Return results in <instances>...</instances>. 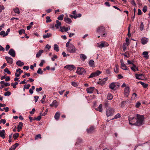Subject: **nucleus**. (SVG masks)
<instances>
[{"label": "nucleus", "mask_w": 150, "mask_h": 150, "mask_svg": "<svg viewBox=\"0 0 150 150\" xmlns=\"http://www.w3.org/2000/svg\"><path fill=\"white\" fill-rule=\"evenodd\" d=\"M80 58L83 61H84L87 58V57L84 54H80Z\"/></svg>", "instance_id": "obj_26"}, {"label": "nucleus", "mask_w": 150, "mask_h": 150, "mask_svg": "<svg viewBox=\"0 0 150 150\" xmlns=\"http://www.w3.org/2000/svg\"><path fill=\"white\" fill-rule=\"evenodd\" d=\"M95 129V127L93 126L90 127L89 128L87 129H86L87 133L91 134L93 132Z\"/></svg>", "instance_id": "obj_9"}, {"label": "nucleus", "mask_w": 150, "mask_h": 150, "mask_svg": "<svg viewBox=\"0 0 150 150\" xmlns=\"http://www.w3.org/2000/svg\"><path fill=\"white\" fill-rule=\"evenodd\" d=\"M45 63V61L43 60H42L41 61V62L39 64V66L40 67L42 66L43 65V64Z\"/></svg>", "instance_id": "obj_63"}, {"label": "nucleus", "mask_w": 150, "mask_h": 150, "mask_svg": "<svg viewBox=\"0 0 150 150\" xmlns=\"http://www.w3.org/2000/svg\"><path fill=\"white\" fill-rule=\"evenodd\" d=\"M86 72L85 70L83 68H78L76 71V72L79 75H84L86 74Z\"/></svg>", "instance_id": "obj_7"}, {"label": "nucleus", "mask_w": 150, "mask_h": 150, "mask_svg": "<svg viewBox=\"0 0 150 150\" xmlns=\"http://www.w3.org/2000/svg\"><path fill=\"white\" fill-rule=\"evenodd\" d=\"M52 35V34L50 33H47L45 35H44L43 36V38L44 39H45L46 38H48L51 36Z\"/></svg>", "instance_id": "obj_31"}, {"label": "nucleus", "mask_w": 150, "mask_h": 150, "mask_svg": "<svg viewBox=\"0 0 150 150\" xmlns=\"http://www.w3.org/2000/svg\"><path fill=\"white\" fill-rule=\"evenodd\" d=\"M144 24L142 22H141L140 26V29L141 31H142L144 29Z\"/></svg>", "instance_id": "obj_41"}, {"label": "nucleus", "mask_w": 150, "mask_h": 150, "mask_svg": "<svg viewBox=\"0 0 150 150\" xmlns=\"http://www.w3.org/2000/svg\"><path fill=\"white\" fill-rule=\"evenodd\" d=\"M101 71L99 70H97L95 72L92 73L90 75L89 78H91L99 76L101 73Z\"/></svg>", "instance_id": "obj_6"}, {"label": "nucleus", "mask_w": 150, "mask_h": 150, "mask_svg": "<svg viewBox=\"0 0 150 150\" xmlns=\"http://www.w3.org/2000/svg\"><path fill=\"white\" fill-rule=\"evenodd\" d=\"M139 83H140L141 84V85L142 86H143V87L144 88H146L148 86V84H147L144 83L142 82V81H139Z\"/></svg>", "instance_id": "obj_39"}, {"label": "nucleus", "mask_w": 150, "mask_h": 150, "mask_svg": "<svg viewBox=\"0 0 150 150\" xmlns=\"http://www.w3.org/2000/svg\"><path fill=\"white\" fill-rule=\"evenodd\" d=\"M107 98L108 100H111L113 98L112 95L110 93H109L108 94Z\"/></svg>", "instance_id": "obj_34"}, {"label": "nucleus", "mask_w": 150, "mask_h": 150, "mask_svg": "<svg viewBox=\"0 0 150 150\" xmlns=\"http://www.w3.org/2000/svg\"><path fill=\"white\" fill-rule=\"evenodd\" d=\"M119 66L118 64H116L115 65V67L114 68V71L116 73H119L118 71Z\"/></svg>", "instance_id": "obj_27"}, {"label": "nucleus", "mask_w": 150, "mask_h": 150, "mask_svg": "<svg viewBox=\"0 0 150 150\" xmlns=\"http://www.w3.org/2000/svg\"><path fill=\"white\" fill-rule=\"evenodd\" d=\"M4 71L5 72L7 73L8 74H11V72L7 68L4 69Z\"/></svg>", "instance_id": "obj_49"}, {"label": "nucleus", "mask_w": 150, "mask_h": 150, "mask_svg": "<svg viewBox=\"0 0 150 150\" xmlns=\"http://www.w3.org/2000/svg\"><path fill=\"white\" fill-rule=\"evenodd\" d=\"M64 68L71 71L73 70L75 67L73 65H68L65 66Z\"/></svg>", "instance_id": "obj_13"}, {"label": "nucleus", "mask_w": 150, "mask_h": 150, "mask_svg": "<svg viewBox=\"0 0 150 150\" xmlns=\"http://www.w3.org/2000/svg\"><path fill=\"white\" fill-rule=\"evenodd\" d=\"M41 119V115L38 116L36 118H35L34 120H36L38 121H40Z\"/></svg>", "instance_id": "obj_60"}, {"label": "nucleus", "mask_w": 150, "mask_h": 150, "mask_svg": "<svg viewBox=\"0 0 150 150\" xmlns=\"http://www.w3.org/2000/svg\"><path fill=\"white\" fill-rule=\"evenodd\" d=\"M143 55H144V57L146 58V59L148 58L149 56L148 55V53L147 52H144L142 53Z\"/></svg>", "instance_id": "obj_30"}, {"label": "nucleus", "mask_w": 150, "mask_h": 150, "mask_svg": "<svg viewBox=\"0 0 150 150\" xmlns=\"http://www.w3.org/2000/svg\"><path fill=\"white\" fill-rule=\"evenodd\" d=\"M46 19H47L46 22V23H48L49 22H50L52 21V20L51 19H50V17L49 16H47L46 17Z\"/></svg>", "instance_id": "obj_38"}, {"label": "nucleus", "mask_w": 150, "mask_h": 150, "mask_svg": "<svg viewBox=\"0 0 150 150\" xmlns=\"http://www.w3.org/2000/svg\"><path fill=\"white\" fill-rule=\"evenodd\" d=\"M16 148V146H13L9 149V150H14Z\"/></svg>", "instance_id": "obj_64"}, {"label": "nucleus", "mask_w": 150, "mask_h": 150, "mask_svg": "<svg viewBox=\"0 0 150 150\" xmlns=\"http://www.w3.org/2000/svg\"><path fill=\"white\" fill-rule=\"evenodd\" d=\"M54 50L56 52H58L59 50V47L57 44H55L54 45Z\"/></svg>", "instance_id": "obj_35"}, {"label": "nucleus", "mask_w": 150, "mask_h": 150, "mask_svg": "<svg viewBox=\"0 0 150 150\" xmlns=\"http://www.w3.org/2000/svg\"><path fill=\"white\" fill-rule=\"evenodd\" d=\"M108 79V78H105L102 80L100 81L99 82V84L100 85L102 86H103L104 85L106 81Z\"/></svg>", "instance_id": "obj_16"}, {"label": "nucleus", "mask_w": 150, "mask_h": 150, "mask_svg": "<svg viewBox=\"0 0 150 150\" xmlns=\"http://www.w3.org/2000/svg\"><path fill=\"white\" fill-rule=\"evenodd\" d=\"M64 15L63 14L60 15L57 18V19L59 20L62 21L63 19Z\"/></svg>", "instance_id": "obj_36"}, {"label": "nucleus", "mask_w": 150, "mask_h": 150, "mask_svg": "<svg viewBox=\"0 0 150 150\" xmlns=\"http://www.w3.org/2000/svg\"><path fill=\"white\" fill-rule=\"evenodd\" d=\"M52 103H53L54 106L55 108L58 106V105L56 100H54L52 102Z\"/></svg>", "instance_id": "obj_45"}, {"label": "nucleus", "mask_w": 150, "mask_h": 150, "mask_svg": "<svg viewBox=\"0 0 150 150\" xmlns=\"http://www.w3.org/2000/svg\"><path fill=\"white\" fill-rule=\"evenodd\" d=\"M129 87L127 86L125 89L124 92V95L126 97H127L129 94Z\"/></svg>", "instance_id": "obj_11"}, {"label": "nucleus", "mask_w": 150, "mask_h": 150, "mask_svg": "<svg viewBox=\"0 0 150 150\" xmlns=\"http://www.w3.org/2000/svg\"><path fill=\"white\" fill-rule=\"evenodd\" d=\"M13 11L15 13H17L18 14H19L20 13L19 9L18 8H14L13 9Z\"/></svg>", "instance_id": "obj_46"}, {"label": "nucleus", "mask_w": 150, "mask_h": 150, "mask_svg": "<svg viewBox=\"0 0 150 150\" xmlns=\"http://www.w3.org/2000/svg\"><path fill=\"white\" fill-rule=\"evenodd\" d=\"M44 52L43 50H40L36 54V57H39Z\"/></svg>", "instance_id": "obj_28"}, {"label": "nucleus", "mask_w": 150, "mask_h": 150, "mask_svg": "<svg viewBox=\"0 0 150 150\" xmlns=\"http://www.w3.org/2000/svg\"><path fill=\"white\" fill-rule=\"evenodd\" d=\"M120 117V115L119 113H118L117 115H116L113 118H112V119H117L119 118Z\"/></svg>", "instance_id": "obj_47"}, {"label": "nucleus", "mask_w": 150, "mask_h": 150, "mask_svg": "<svg viewBox=\"0 0 150 150\" xmlns=\"http://www.w3.org/2000/svg\"><path fill=\"white\" fill-rule=\"evenodd\" d=\"M60 116V113L59 112H57L54 115V118L57 120H58Z\"/></svg>", "instance_id": "obj_25"}, {"label": "nucleus", "mask_w": 150, "mask_h": 150, "mask_svg": "<svg viewBox=\"0 0 150 150\" xmlns=\"http://www.w3.org/2000/svg\"><path fill=\"white\" fill-rule=\"evenodd\" d=\"M123 50L124 51H125L126 49V46L125 43H124L123 44L122 46Z\"/></svg>", "instance_id": "obj_62"}, {"label": "nucleus", "mask_w": 150, "mask_h": 150, "mask_svg": "<svg viewBox=\"0 0 150 150\" xmlns=\"http://www.w3.org/2000/svg\"><path fill=\"white\" fill-rule=\"evenodd\" d=\"M18 84V83L17 82H15L14 83H11V86H13V88H16V86Z\"/></svg>", "instance_id": "obj_42"}, {"label": "nucleus", "mask_w": 150, "mask_h": 150, "mask_svg": "<svg viewBox=\"0 0 150 150\" xmlns=\"http://www.w3.org/2000/svg\"><path fill=\"white\" fill-rule=\"evenodd\" d=\"M25 31L23 29H21L18 31V33L20 35H21L23 33H25Z\"/></svg>", "instance_id": "obj_50"}, {"label": "nucleus", "mask_w": 150, "mask_h": 150, "mask_svg": "<svg viewBox=\"0 0 150 150\" xmlns=\"http://www.w3.org/2000/svg\"><path fill=\"white\" fill-rule=\"evenodd\" d=\"M108 45L107 43L104 42H102L100 45L98 46V47L100 48H102L103 47H105Z\"/></svg>", "instance_id": "obj_15"}, {"label": "nucleus", "mask_w": 150, "mask_h": 150, "mask_svg": "<svg viewBox=\"0 0 150 150\" xmlns=\"http://www.w3.org/2000/svg\"><path fill=\"white\" fill-rule=\"evenodd\" d=\"M136 78L138 79H141L144 77L143 74H135Z\"/></svg>", "instance_id": "obj_24"}, {"label": "nucleus", "mask_w": 150, "mask_h": 150, "mask_svg": "<svg viewBox=\"0 0 150 150\" xmlns=\"http://www.w3.org/2000/svg\"><path fill=\"white\" fill-rule=\"evenodd\" d=\"M130 3L132 5H133L134 6H136V4L134 0H132Z\"/></svg>", "instance_id": "obj_61"}, {"label": "nucleus", "mask_w": 150, "mask_h": 150, "mask_svg": "<svg viewBox=\"0 0 150 150\" xmlns=\"http://www.w3.org/2000/svg\"><path fill=\"white\" fill-rule=\"evenodd\" d=\"M96 32L101 35L102 37H105L106 35L105 29V27L103 26H100L98 27L97 29Z\"/></svg>", "instance_id": "obj_2"}, {"label": "nucleus", "mask_w": 150, "mask_h": 150, "mask_svg": "<svg viewBox=\"0 0 150 150\" xmlns=\"http://www.w3.org/2000/svg\"><path fill=\"white\" fill-rule=\"evenodd\" d=\"M19 136V134L18 133H16L14 134L13 135V137L14 139H16L18 138Z\"/></svg>", "instance_id": "obj_44"}, {"label": "nucleus", "mask_w": 150, "mask_h": 150, "mask_svg": "<svg viewBox=\"0 0 150 150\" xmlns=\"http://www.w3.org/2000/svg\"><path fill=\"white\" fill-rule=\"evenodd\" d=\"M30 86V85L29 84H28L27 85H25L24 86V88H25L26 89H28Z\"/></svg>", "instance_id": "obj_51"}, {"label": "nucleus", "mask_w": 150, "mask_h": 150, "mask_svg": "<svg viewBox=\"0 0 150 150\" xmlns=\"http://www.w3.org/2000/svg\"><path fill=\"white\" fill-rule=\"evenodd\" d=\"M37 73L39 74H42L43 73V71L40 68H39L37 71Z\"/></svg>", "instance_id": "obj_55"}, {"label": "nucleus", "mask_w": 150, "mask_h": 150, "mask_svg": "<svg viewBox=\"0 0 150 150\" xmlns=\"http://www.w3.org/2000/svg\"><path fill=\"white\" fill-rule=\"evenodd\" d=\"M8 53L10 55L13 57H15L16 53L14 50L13 49H11L10 50Z\"/></svg>", "instance_id": "obj_12"}, {"label": "nucleus", "mask_w": 150, "mask_h": 150, "mask_svg": "<svg viewBox=\"0 0 150 150\" xmlns=\"http://www.w3.org/2000/svg\"><path fill=\"white\" fill-rule=\"evenodd\" d=\"M5 131L4 129L2 130H0V137L4 139L5 137Z\"/></svg>", "instance_id": "obj_20"}, {"label": "nucleus", "mask_w": 150, "mask_h": 150, "mask_svg": "<svg viewBox=\"0 0 150 150\" xmlns=\"http://www.w3.org/2000/svg\"><path fill=\"white\" fill-rule=\"evenodd\" d=\"M141 41L142 44L143 45L145 44L147 42V39L145 38H143L142 39Z\"/></svg>", "instance_id": "obj_33"}, {"label": "nucleus", "mask_w": 150, "mask_h": 150, "mask_svg": "<svg viewBox=\"0 0 150 150\" xmlns=\"http://www.w3.org/2000/svg\"><path fill=\"white\" fill-rule=\"evenodd\" d=\"M147 10V7L146 6H144L142 11L144 13H145Z\"/></svg>", "instance_id": "obj_56"}, {"label": "nucleus", "mask_w": 150, "mask_h": 150, "mask_svg": "<svg viewBox=\"0 0 150 150\" xmlns=\"http://www.w3.org/2000/svg\"><path fill=\"white\" fill-rule=\"evenodd\" d=\"M11 94V92L9 91H8L6 92V93H4V95L5 96H9Z\"/></svg>", "instance_id": "obj_52"}, {"label": "nucleus", "mask_w": 150, "mask_h": 150, "mask_svg": "<svg viewBox=\"0 0 150 150\" xmlns=\"http://www.w3.org/2000/svg\"><path fill=\"white\" fill-rule=\"evenodd\" d=\"M82 140L81 139L79 138L77 139V141L75 145H78L79 143L81 142Z\"/></svg>", "instance_id": "obj_40"}, {"label": "nucleus", "mask_w": 150, "mask_h": 150, "mask_svg": "<svg viewBox=\"0 0 150 150\" xmlns=\"http://www.w3.org/2000/svg\"><path fill=\"white\" fill-rule=\"evenodd\" d=\"M129 121V124L131 125L136 126V116L135 115L134 116H129L128 117Z\"/></svg>", "instance_id": "obj_3"}, {"label": "nucleus", "mask_w": 150, "mask_h": 150, "mask_svg": "<svg viewBox=\"0 0 150 150\" xmlns=\"http://www.w3.org/2000/svg\"><path fill=\"white\" fill-rule=\"evenodd\" d=\"M116 87V85L115 83L112 82L110 83L109 85V88L112 90L115 89Z\"/></svg>", "instance_id": "obj_21"}, {"label": "nucleus", "mask_w": 150, "mask_h": 150, "mask_svg": "<svg viewBox=\"0 0 150 150\" xmlns=\"http://www.w3.org/2000/svg\"><path fill=\"white\" fill-rule=\"evenodd\" d=\"M96 110L99 111L100 112H102L103 111L102 105L100 104L99 106L96 109Z\"/></svg>", "instance_id": "obj_22"}, {"label": "nucleus", "mask_w": 150, "mask_h": 150, "mask_svg": "<svg viewBox=\"0 0 150 150\" xmlns=\"http://www.w3.org/2000/svg\"><path fill=\"white\" fill-rule=\"evenodd\" d=\"M5 59H6L8 64H12L13 62V59L10 57L6 56Z\"/></svg>", "instance_id": "obj_8"}, {"label": "nucleus", "mask_w": 150, "mask_h": 150, "mask_svg": "<svg viewBox=\"0 0 150 150\" xmlns=\"http://www.w3.org/2000/svg\"><path fill=\"white\" fill-rule=\"evenodd\" d=\"M70 27L67 28L65 27L64 26L62 27V28H61V31L62 32H63L64 31L67 32L70 29Z\"/></svg>", "instance_id": "obj_17"}, {"label": "nucleus", "mask_w": 150, "mask_h": 150, "mask_svg": "<svg viewBox=\"0 0 150 150\" xmlns=\"http://www.w3.org/2000/svg\"><path fill=\"white\" fill-rule=\"evenodd\" d=\"M115 111L113 108H109L107 109L106 111V115L107 117L112 115Z\"/></svg>", "instance_id": "obj_5"}, {"label": "nucleus", "mask_w": 150, "mask_h": 150, "mask_svg": "<svg viewBox=\"0 0 150 150\" xmlns=\"http://www.w3.org/2000/svg\"><path fill=\"white\" fill-rule=\"evenodd\" d=\"M136 116V126H140L144 124V115L139 114L135 115Z\"/></svg>", "instance_id": "obj_1"}, {"label": "nucleus", "mask_w": 150, "mask_h": 150, "mask_svg": "<svg viewBox=\"0 0 150 150\" xmlns=\"http://www.w3.org/2000/svg\"><path fill=\"white\" fill-rule=\"evenodd\" d=\"M120 62L121 64V68L124 70H127V68L126 65L124 63L123 60L122 59H121L120 60Z\"/></svg>", "instance_id": "obj_10"}, {"label": "nucleus", "mask_w": 150, "mask_h": 150, "mask_svg": "<svg viewBox=\"0 0 150 150\" xmlns=\"http://www.w3.org/2000/svg\"><path fill=\"white\" fill-rule=\"evenodd\" d=\"M64 21L68 24H70L72 22L71 19L68 18V16L65 17L64 18Z\"/></svg>", "instance_id": "obj_18"}, {"label": "nucleus", "mask_w": 150, "mask_h": 150, "mask_svg": "<svg viewBox=\"0 0 150 150\" xmlns=\"http://www.w3.org/2000/svg\"><path fill=\"white\" fill-rule=\"evenodd\" d=\"M141 103L139 102H137L135 106L136 108H138L139 107Z\"/></svg>", "instance_id": "obj_57"}, {"label": "nucleus", "mask_w": 150, "mask_h": 150, "mask_svg": "<svg viewBox=\"0 0 150 150\" xmlns=\"http://www.w3.org/2000/svg\"><path fill=\"white\" fill-rule=\"evenodd\" d=\"M126 102L125 101H122L121 103V107H123L125 106Z\"/></svg>", "instance_id": "obj_59"}, {"label": "nucleus", "mask_w": 150, "mask_h": 150, "mask_svg": "<svg viewBox=\"0 0 150 150\" xmlns=\"http://www.w3.org/2000/svg\"><path fill=\"white\" fill-rule=\"evenodd\" d=\"M23 123L22 122H20L17 126V128H19L20 129H22V127L23 126Z\"/></svg>", "instance_id": "obj_37"}, {"label": "nucleus", "mask_w": 150, "mask_h": 150, "mask_svg": "<svg viewBox=\"0 0 150 150\" xmlns=\"http://www.w3.org/2000/svg\"><path fill=\"white\" fill-rule=\"evenodd\" d=\"M0 35H3L4 37L5 36L7 35V34H5V32L4 31H2L0 33Z\"/></svg>", "instance_id": "obj_48"}, {"label": "nucleus", "mask_w": 150, "mask_h": 150, "mask_svg": "<svg viewBox=\"0 0 150 150\" xmlns=\"http://www.w3.org/2000/svg\"><path fill=\"white\" fill-rule=\"evenodd\" d=\"M71 85L74 86L76 87L78 86V83L75 82L73 81L71 82Z\"/></svg>", "instance_id": "obj_58"}, {"label": "nucleus", "mask_w": 150, "mask_h": 150, "mask_svg": "<svg viewBox=\"0 0 150 150\" xmlns=\"http://www.w3.org/2000/svg\"><path fill=\"white\" fill-rule=\"evenodd\" d=\"M16 71L17 72H19L20 74L23 72V71L22 70H21V69L20 68H18L17 69Z\"/></svg>", "instance_id": "obj_54"}, {"label": "nucleus", "mask_w": 150, "mask_h": 150, "mask_svg": "<svg viewBox=\"0 0 150 150\" xmlns=\"http://www.w3.org/2000/svg\"><path fill=\"white\" fill-rule=\"evenodd\" d=\"M56 24L55 25V27L57 29H58L61 25V23L58 20L56 21Z\"/></svg>", "instance_id": "obj_19"}, {"label": "nucleus", "mask_w": 150, "mask_h": 150, "mask_svg": "<svg viewBox=\"0 0 150 150\" xmlns=\"http://www.w3.org/2000/svg\"><path fill=\"white\" fill-rule=\"evenodd\" d=\"M81 14L80 13L78 14L77 15H76V16H73L72 15H70L69 16L71 18H74V19H76L78 17H81Z\"/></svg>", "instance_id": "obj_23"}, {"label": "nucleus", "mask_w": 150, "mask_h": 150, "mask_svg": "<svg viewBox=\"0 0 150 150\" xmlns=\"http://www.w3.org/2000/svg\"><path fill=\"white\" fill-rule=\"evenodd\" d=\"M89 64L91 67H94L95 66L94 62L93 60H90L89 61Z\"/></svg>", "instance_id": "obj_32"}, {"label": "nucleus", "mask_w": 150, "mask_h": 150, "mask_svg": "<svg viewBox=\"0 0 150 150\" xmlns=\"http://www.w3.org/2000/svg\"><path fill=\"white\" fill-rule=\"evenodd\" d=\"M135 68H136V66L134 64L133 65L132 67H131V70L134 72H135L136 71Z\"/></svg>", "instance_id": "obj_43"}, {"label": "nucleus", "mask_w": 150, "mask_h": 150, "mask_svg": "<svg viewBox=\"0 0 150 150\" xmlns=\"http://www.w3.org/2000/svg\"><path fill=\"white\" fill-rule=\"evenodd\" d=\"M67 51L70 53H74L76 52V50L75 46L72 44H70L69 46L67 49Z\"/></svg>", "instance_id": "obj_4"}, {"label": "nucleus", "mask_w": 150, "mask_h": 150, "mask_svg": "<svg viewBox=\"0 0 150 150\" xmlns=\"http://www.w3.org/2000/svg\"><path fill=\"white\" fill-rule=\"evenodd\" d=\"M46 97V95H44L43 97L41 100V102L42 103H44Z\"/></svg>", "instance_id": "obj_53"}, {"label": "nucleus", "mask_w": 150, "mask_h": 150, "mask_svg": "<svg viewBox=\"0 0 150 150\" xmlns=\"http://www.w3.org/2000/svg\"><path fill=\"white\" fill-rule=\"evenodd\" d=\"M95 89L94 87H90L86 89V91L88 93H91Z\"/></svg>", "instance_id": "obj_14"}, {"label": "nucleus", "mask_w": 150, "mask_h": 150, "mask_svg": "<svg viewBox=\"0 0 150 150\" xmlns=\"http://www.w3.org/2000/svg\"><path fill=\"white\" fill-rule=\"evenodd\" d=\"M16 64L18 66L21 67L24 65V63L20 60L17 61L16 62Z\"/></svg>", "instance_id": "obj_29"}]
</instances>
